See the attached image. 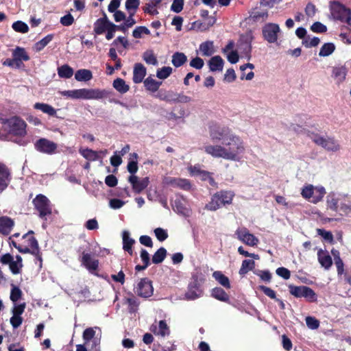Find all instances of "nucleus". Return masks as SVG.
<instances>
[{
	"instance_id": "obj_1",
	"label": "nucleus",
	"mask_w": 351,
	"mask_h": 351,
	"mask_svg": "<svg viewBox=\"0 0 351 351\" xmlns=\"http://www.w3.org/2000/svg\"><path fill=\"white\" fill-rule=\"evenodd\" d=\"M204 150L207 154L213 158L240 162L243 159L246 152V146L241 136L232 134L228 135L221 145H205Z\"/></svg>"
},
{
	"instance_id": "obj_2",
	"label": "nucleus",
	"mask_w": 351,
	"mask_h": 351,
	"mask_svg": "<svg viewBox=\"0 0 351 351\" xmlns=\"http://www.w3.org/2000/svg\"><path fill=\"white\" fill-rule=\"evenodd\" d=\"M326 206L328 209L339 212L341 215H347L351 212V202L343 194L329 193L326 197Z\"/></svg>"
},
{
	"instance_id": "obj_3",
	"label": "nucleus",
	"mask_w": 351,
	"mask_h": 351,
	"mask_svg": "<svg viewBox=\"0 0 351 351\" xmlns=\"http://www.w3.org/2000/svg\"><path fill=\"white\" fill-rule=\"evenodd\" d=\"M2 129L14 136H24L26 134V123L19 117H13L2 120Z\"/></svg>"
},
{
	"instance_id": "obj_4",
	"label": "nucleus",
	"mask_w": 351,
	"mask_h": 351,
	"mask_svg": "<svg viewBox=\"0 0 351 351\" xmlns=\"http://www.w3.org/2000/svg\"><path fill=\"white\" fill-rule=\"evenodd\" d=\"M326 193L325 188L321 185L314 186L308 184L304 185L301 190L302 197L313 204L321 202Z\"/></svg>"
},
{
	"instance_id": "obj_5",
	"label": "nucleus",
	"mask_w": 351,
	"mask_h": 351,
	"mask_svg": "<svg viewBox=\"0 0 351 351\" xmlns=\"http://www.w3.org/2000/svg\"><path fill=\"white\" fill-rule=\"evenodd\" d=\"M308 135L316 145L321 146L328 152H337L341 148L339 141L333 137L322 136L313 132L309 133Z\"/></svg>"
},
{
	"instance_id": "obj_6",
	"label": "nucleus",
	"mask_w": 351,
	"mask_h": 351,
	"mask_svg": "<svg viewBox=\"0 0 351 351\" xmlns=\"http://www.w3.org/2000/svg\"><path fill=\"white\" fill-rule=\"evenodd\" d=\"M108 96L106 90L99 88H80L75 89L74 99H101Z\"/></svg>"
},
{
	"instance_id": "obj_7",
	"label": "nucleus",
	"mask_w": 351,
	"mask_h": 351,
	"mask_svg": "<svg viewBox=\"0 0 351 351\" xmlns=\"http://www.w3.org/2000/svg\"><path fill=\"white\" fill-rule=\"evenodd\" d=\"M281 32L280 26L274 23H267L262 27V35L268 43H276Z\"/></svg>"
},
{
	"instance_id": "obj_8",
	"label": "nucleus",
	"mask_w": 351,
	"mask_h": 351,
	"mask_svg": "<svg viewBox=\"0 0 351 351\" xmlns=\"http://www.w3.org/2000/svg\"><path fill=\"white\" fill-rule=\"evenodd\" d=\"M235 237L246 245L256 247L259 243V239L245 227L239 228L234 232Z\"/></svg>"
},
{
	"instance_id": "obj_9",
	"label": "nucleus",
	"mask_w": 351,
	"mask_h": 351,
	"mask_svg": "<svg viewBox=\"0 0 351 351\" xmlns=\"http://www.w3.org/2000/svg\"><path fill=\"white\" fill-rule=\"evenodd\" d=\"M290 293L296 298H304L308 302H315L317 295L315 291L306 286H290Z\"/></svg>"
},
{
	"instance_id": "obj_10",
	"label": "nucleus",
	"mask_w": 351,
	"mask_h": 351,
	"mask_svg": "<svg viewBox=\"0 0 351 351\" xmlns=\"http://www.w3.org/2000/svg\"><path fill=\"white\" fill-rule=\"evenodd\" d=\"M0 262L3 265H8L13 274H18L23 267L22 258L17 255L15 258L10 254H5L0 258Z\"/></svg>"
},
{
	"instance_id": "obj_11",
	"label": "nucleus",
	"mask_w": 351,
	"mask_h": 351,
	"mask_svg": "<svg viewBox=\"0 0 351 351\" xmlns=\"http://www.w3.org/2000/svg\"><path fill=\"white\" fill-rule=\"evenodd\" d=\"M101 330L99 327H93L86 328L83 332V339L84 343L87 344L93 339V346L91 350H97V346L100 343Z\"/></svg>"
},
{
	"instance_id": "obj_12",
	"label": "nucleus",
	"mask_w": 351,
	"mask_h": 351,
	"mask_svg": "<svg viewBox=\"0 0 351 351\" xmlns=\"http://www.w3.org/2000/svg\"><path fill=\"white\" fill-rule=\"evenodd\" d=\"M34 204L39 212V215L40 217L44 218L45 216L51 213L50 202L45 195H37L34 199Z\"/></svg>"
},
{
	"instance_id": "obj_13",
	"label": "nucleus",
	"mask_w": 351,
	"mask_h": 351,
	"mask_svg": "<svg viewBox=\"0 0 351 351\" xmlns=\"http://www.w3.org/2000/svg\"><path fill=\"white\" fill-rule=\"evenodd\" d=\"M332 14L334 18L348 24L351 23V11L341 4L336 3L332 6Z\"/></svg>"
},
{
	"instance_id": "obj_14",
	"label": "nucleus",
	"mask_w": 351,
	"mask_h": 351,
	"mask_svg": "<svg viewBox=\"0 0 351 351\" xmlns=\"http://www.w3.org/2000/svg\"><path fill=\"white\" fill-rule=\"evenodd\" d=\"M26 304L25 302L21 304H14L12 308V316L10 319V324L14 328H19L23 323L21 315L25 311Z\"/></svg>"
},
{
	"instance_id": "obj_15",
	"label": "nucleus",
	"mask_w": 351,
	"mask_h": 351,
	"mask_svg": "<svg viewBox=\"0 0 351 351\" xmlns=\"http://www.w3.org/2000/svg\"><path fill=\"white\" fill-rule=\"evenodd\" d=\"M136 293L142 298H149L153 295L154 288L148 278H142L135 288Z\"/></svg>"
},
{
	"instance_id": "obj_16",
	"label": "nucleus",
	"mask_w": 351,
	"mask_h": 351,
	"mask_svg": "<svg viewBox=\"0 0 351 351\" xmlns=\"http://www.w3.org/2000/svg\"><path fill=\"white\" fill-rule=\"evenodd\" d=\"M204 294V291L200 285L195 281L189 284L188 289L184 295L183 298H180V300H195L201 298Z\"/></svg>"
},
{
	"instance_id": "obj_17",
	"label": "nucleus",
	"mask_w": 351,
	"mask_h": 351,
	"mask_svg": "<svg viewBox=\"0 0 351 351\" xmlns=\"http://www.w3.org/2000/svg\"><path fill=\"white\" fill-rule=\"evenodd\" d=\"M163 184L167 186L173 188H180L183 190H189L191 188V182L184 178H177L173 177H165L163 179Z\"/></svg>"
},
{
	"instance_id": "obj_18",
	"label": "nucleus",
	"mask_w": 351,
	"mask_h": 351,
	"mask_svg": "<svg viewBox=\"0 0 351 351\" xmlns=\"http://www.w3.org/2000/svg\"><path fill=\"white\" fill-rule=\"evenodd\" d=\"M128 182L131 184L134 192L140 193L147 187L149 183V179L148 177L140 178L135 175H131L128 178Z\"/></svg>"
},
{
	"instance_id": "obj_19",
	"label": "nucleus",
	"mask_w": 351,
	"mask_h": 351,
	"mask_svg": "<svg viewBox=\"0 0 351 351\" xmlns=\"http://www.w3.org/2000/svg\"><path fill=\"white\" fill-rule=\"evenodd\" d=\"M33 231H29L27 234L23 236V240L26 243L25 245L32 249L31 253L36 256L39 261H42V258L40 254L38 243L36 239L32 236Z\"/></svg>"
},
{
	"instance_id": "obj_20",
	"label": "nucleus",
	"mask_w": 351,
	"mask_h": 351,
	"mask_svg": "<svg viewBox=\"0 0 351 351\" xmlns=\"http://www.w3.org/2000/svg\"><path fill=\"white\" fill-rule=\"evenodd\" d=\"M253 40V36L251 32H247L241 36L237 44V49L241 53L247 56L251 51V43Z\"/></svg>"
},
{
	"instance_id": "obj_21",
	"label": "nucleus",
	"mask_w": 351,
	"mask_h": 351,
	"mask_svg": "<svg viewBox=\"0 0 351 351\" xmlns=\"http://www.w3.org/2000/svg\"><path fill=\"white\" fill-rule=\"evenodd\" d=\"M35 147L40 152L53 154L57 149V144L46 138H41L36 143Z\"/></svg>"
},
{
	"instance_id": "obj_22",
	"label": "nucleus",
	"mask_w": 351,
	"mask_h": 351,
	"mask_svg": "<svg viewBox=\"0 0 351 351\" xmlns=\"http://www.w3.org/2000/svg\"><path fill=\"white\" fill-rule=\"evenodd\" d=\"M209 134L213 141H221L222 143L228 135L232 134L233 133L228 128L213 125L210 127Z\"/></svg>"
},
{
	"instance_id": "obj_23",
	"label": "nucleus",
	"mask_w": 351,
	"mask_h": 351,
	"mask_svg": "<svg viewBox=\"0 0 351 351\" xmlns=\"http://www.w3.org/2000/svg\"><path fill=\"white\" fill-rule=\"evenodd\" d=\"M81 263L90 272L96 271L99 265L98 260L93 258L90 254L84 252L82 254Z\"/></svg>"
},
{
	"instance_id": "obj_24",
	"label": "nucleus",
	"mask_w": 351,
	"mask_h": 351,
	"mask_svg": "<svg viewBox=\"0 0 351 351\" xmlns=\"http://www.w3.org/2000/svg\"><path fill=\"white\" fill-rule=\"evenodd\" d=\"M11 181L10 172L8 167L0 163V193L3 192Z\"/></svg>"
},
{
	"instance_id": "obj_25",
	"label": "nucleus",
	"mask_w": 351,
	"mask_h": 351,
	"mask_svg": "<svg viewBox=\"0 0 351 351\" xmlns=\"http://www.w3.org/2000/svg\"><path fill=\"white\" fill-rule=\"evenodd\" d=\"M147 73L146 68L141 63L134 64L133 70V82L139 84L143 82Z\"/></svg>"
},
{
	"instance_id": "obj_26",
	"label": "nucleus",
	"mask_w": 351,
	"mask_h": 351,
	"mask_svg": "<svg viewBox=\"0 0 351 351\" xmlns=\"http://www.w3.org/2000/svg\"><path fill=\"white\" fill-rule=\"evenodd\" d=\"M14 226V221L7 216L0 217V233L3 235L9 234Z\"/></svg>"
},
{
	"instance_id": "obj_27",
	"label": "nucleus",
	"mask_w": 351,
	"mask_h": 351,
	"mask_svg": "<svg viewBox=\"0 0 351 351\" xmlns=\"http://www.w3.org/2000/svg\"><path fill=\"white\" fill-rule=\"evenodd\" d=\"M150 330L156 335L165 337L169 335V329L163 320L160 321L158 323H155L151 326Z\"/></svg>"
},
{
	"instance_id": "obj_28",
	"label": "nucleus",
	"mask_w": 351,
	"mask_h": 351,
	"mask_svg": "<svg viewBox=\"0 0 351 351\" xmlns=\"http://www.w3.org/2000/svg\"><path fill=\"white\" fill-rule=\"evenodd\" d=\"M317 259L322 267L328 269L332 264V258L327 251L322 249L317 252Z\"/></svg>"
},
{
	"instance_id": "obj_29",
	"label": "nucleus",
	"mask_w": 351,
	"mask_h": 351,
	"mask_svg": "<svg viewBox=\"0 0 351 351\" xmlns=\"http://www.w3.org/2000/svg\"><path fill=\"white\" fill-rule=\"evenodd\" d=\"M112 23L109 21L108 18L105 16L104 18H100L96 21L94 24V31L97 34H101L106 32L110 25Z\"/></svg>"
},
{
	"instance_id": "obj_30",
	"label": "nucleus",
	"mask_w": 351,
	"mask_h": 351,
	"mask_svg": "<svg viewBox=\"0 0 351 351\" xmlns=\"http://www.w3.org/2000/svg\"><path fill=\"white\" fill-rule=\"evenodd\" d=\"M162 0H148V2L145 4L143 10L145 12L152 15H158V8L160 7Z\"/></svg>"
},
{
	"instance_id": "obj_31",
	"label": "nucleus",
	"mask_w": 351,
	"mask_h": 351,
	"mask_svg": "<svg viewBox=\"0 0 351 351\" xmlns=\"http://www.w3.org/2000/svg\"><path fill=\"white\" fill-rule=\"evenodd\" d=\"M34 108L51 117L56 116L57 113V110L48 104L38 102L34 105Z\"/></svg>"
},
{
	"instance_id": "obj_32",
	"label": "nucleus",
	"mask_w": 351,
	"mask_h": 351,
	"mask_svg": "<svg viewBox=\"0 0 351 351\" xmlns=\"http://www.w3.org/2000/svg\"><path fill=\"white\" fill-rule=\"evenodd\" d=\"M224 61L219 56H215L211 58L208 62L210 70L211 71H221L223 68Z\"/></svg>"
},
{
	"instance_id": "obj_33",
	"label": "nucleus",
	"mask_w": 351,
	"mask_h": 351,
	"mask_svg": "<svg viewBox=\"0 0 351 351\" xmlns=\"http://www.w3.org/2000/svg\"><path fill=\"white\" fill-rule=\"evenodd\" d=\"M135 243L134 239L130 237V232L127 230L123 232V248L130 254H132V245Z\"/></svg>"
},
{
	"instance_id": "obj_34",
	"label": "nucleus",
	"mask_w": 351,
	"mask_h": 351,
	"mask_svg": "<svg viewBox=\"0 0 351 351\" xmlns=\"http://www.w3.org/2000/svg\"><path fill=\"white\" fill-rule=\"evenodd\" d=\"M213 277L216 281L218 282L221 286L226 289H230V282L229 278L226 276L221 271H215L213 273Z\"/></svg>"
},
{
	"instance_id": "obj_35",
	"label": "nucleus",
	"mask_w": 351,
	"mask_h": 351,
	"mask_svg": "<svg viewBox=\"0 0 351 351\" xmlns=\"http://www.w3.org/2000/svg\"><path fill=\"white\" fill-rule=\"evenodd\" d=\"M93 78L92 72L86 69L77 70L75 73V79L77 82H88Z\"/></svg>"
},
{
	"instance_id": "obj_36",
	"label": "nucleus",
	"mask_w": 351,
	"mask_h": 351,
	"mask_svg": "<svg viewBox=\"0 0 351 351\" xmlns=\"http://www.w3.org/2000/svg\"><path fill=\"white\" fill-rule=\"evenodd\" d=\"M113 88L121 94H124L130 90V86L122 78H117L113 81Z\"/></svg>"
},
{
	"instance_id": "obj_37",
	"label": "nucleus",
	"mask_w": 351,
	"mask_h": 351,
	"mask_svg": "<svg viewBox=\"0 0 351 351\" xmlns=\"http://www.w3.org/2000/svg\"><path fill=\"white\" fill-rule=\"evenodd\" d=\"M12 56L15 61H27L29 56L25 49L23 47H17L12 51Z\"/></svg>"
},
{
	"instance_id": "obj_38",
	"label": "nucleus",
	"mask_w": 351,
	"mask_h": 351,
	"mask_svg": "<svg viewBox=\"0 0 351 351\" xmlns=\"http://www.w3.org/2000/svg\"><path fill=\"white\" fill-rule=\"evenodd\" d=\"M199 51L202 56H210L215 53L214 44L213 41H206L199 45Z\"/></svg>"
},
{
	"instance_id": "obj_39",
	"label": "nucleus",
	"mask_w": 351,
	"mask_h": 351,
	"mask_svg": "<svg viewBox=\"0 0 351 351\" xmlns=\"http://www.w3.org/2000/svg\"><path fill=\"white\" fill-rule=\"evenodd\" d=\"M223 205L224 204L222 203L221 199L218 193H216L212 197L211 201L206 205L205 208L208 210L215 211Z\"/></svg>"
},
{
	"instance_id": "obj_40",
	"label": "nucleus",
	"mask_w": 351,
	"mask_h": 351,
	"mask_svg": "<svg viewBox=\"0 0 351 351\" xmlns=\"http://www.w3.org/2000/svg\"><path fill=\"white\" fill-rule=\"evenodd\" d=\"M211 296L221 302H227L229 301L228 295L220 287L213 288L211 291Z\"/></svg>"
},
{
	"instance_id": "obj_41",
	"label": "nucleus",
	"mask_w": 351,
	"mask_h": 351,
	"mask_svg": "<svg viewBox=\"0 0 351 351\" xmlns=\"http://www.w3.org/2000/svg\"><path fill=\"white\" fill-rule=\"evenodd\" d=\"M80 154L90 161H95L99 158V154L97 152L90 149H80Z\"/></svg>"
},
{
	"instance_id": "obj_42",
	"label": "nucleus",
	"mask_w": 351,
	"mask_h": 351,
	"mask_svg": "<svg viewBox=\"0 0 351 351\" xmlns=\"http://www.w3.org/2000/svg\"><path fill=\"white\" fill-rule=\"evenodd\" d=\"M73 69L68 64H64L58 68V74L62 78L69 79L73 75Z\"/></svg>"
},
{
	"instance_id": "obj_43",
	"label": "nucleus",
	"mask_w": 351,
	"mask_h": 351,
	"mask_svg": "<svg viewBox=\"0 0 351 351\" xmlns=\"http://www.w3.org/2000/svg\"><path fill=\"white\" fill-rule=\"evenodd\" d=\"M187 60V57L184 53L176 52L172 56L171 62L176 67H180L183 65Z\"/></svg>"
},
{
	"instance_id": "obj_44",
	"label": "nucleus",
	"mask_w": 351,
	"mask_h": 351,
	"mask_svg": "<svg viewBox=\"0 0 351 351\" xmlns=\"http://www.w3.org/2000/svg\"><path fill=\"white\" fill-rule=\"evenodd\" d=\"M137 158L138 155L136 153H133L130 154V161L128 164L127 169L128 171L132 174L134 175L138 171V165H137Z\"/></svg>"
},
{
	"instance_id": "obj_45",
	"label": "nucleus",
	"mask_w": 351,
	"mask_h": 351,
	"mask_svg": "<svg viewBox=\"0 0 351 351\" xmlns=\"http://www.w3.org/2000/svg\"><path fill=\"white\" fill-rule=\"evenodd\" d=\"M216 22V19L215 17L209 16L207 17L206 22L205 24L199 23L197 21L193 23V27L195 28H197L200 31H205L208 29L210 27L213 26Z\"/></svg>"
},
{
	"instance_id": "obj_46",
	"label": "nucleus",
	"mask_w": 351,
	"mask_h": 351,
	"mask_svg": "<svg viewBox=\"0 0 351 351\" xmlns=\"http://www.w3.org/2000/svg\"><path fill=\"white\" fill-rule=\"evenodd\" d=\"M335 49V46L332 43H327L324 44L319 52V56L321 57H326L331 55Z\"/></svg>"
},
{
	"instance_id": "obj_47",
	"label": "nucleus",
	"mask_w": 351,
	"mask_h": 351,
	"mask_svg": "<svg viewBox=\"0 0 351 351\" xmlns=\"http://www.w3.org/2000/svg\"><path fill=\"white\" fill-rule=\"evenodd\" d=\"M162 82H158L154 79L149 77L144 81L145 88L152 92H156L161 85Z\"/></svg>"
},
{
	"instance_id": "obj_48",
	"label": "nucleus",
	"mask_w": 351,
	"mask_h": 351,
	"mask_svg": "<svg viewBox=\"0 0 351 351\" xmlns=\"http://www.w3.org/2000/svg\"><path fill=\"white\" fill-rule=\"evenodd\" d=\"M53 38V34H48L35 44L34 49L36 51H40L52 40Z\"/></svg>"
},
{
	"instance_id": "obj_49",
	"label": "nucleus",
	"mask_w": 351,
	"mask_h": 351,
	"mask_svg": "<svg viewBox=\"0 0 351 351\" xmlns=\"http://www.w3.org/2000/svg\"><path fill=\"white\" fill-rule=\"evenodd\" d=\"M140 5V0H126L125 9L131 15H134Z\"/></svg>"
},
{
	"instance_id": "obj_50",
	"label": "nucleus",
	"mask_w": 351,
	"mask_h": 351,
	"mask_svg": "<svg viewBox=\"0 0 351 351\" xmlns=\"http://www.w3.org/2000/svg\"><path fill=\"white\" fill-rule=\"evenodd\" d=\"M255 265V263L252 260H244L242 262L241 267L239 269V274L243 275L252 270Z\"/></svg>"
},
{
	"instance_id": "obj_51",
	"label": "nucleus",
	"mask_w": 351,
	"mask_h": 351,
	"mask_svg": "<svg viewBox=\"0 0 351 351\" xmlns=\"http://www.w3.org/2000/svg\"><path fill=\"white\" fill-rule=\"evenodd\" d=\"M167 250L164 247L158 250L152 257V262L155 264L160 263L166 256Z\"/></svg>"
},
{
	"instance_id": "obj_52",
	"label": "nucleus",
	"mask_w": 351,
	"mask_h": 351,
	"mask_svg": "<svg viewBox=\"0 0 351 351\" xmlns=\"http://www.w3.org/2000/svg\"><path fill=\"white\" fill-rule=\"evenodd\" d=\"M173 71V69L171 66H163L159 69L156 72V77L160 80L167 79Z\"/></svg>"
},
{
	"instance_id": "obj_53",
	"label": "nucleus",
	"mask_w": 351,
	"mask_h": 351,
	"mask_svg": "<svg viewBox=\"0 0 351 351\" xmlns=\"http://www.w3.org/2000/svg\"><path fill=\"white\" fill-rule=\"evenodd\" d=\"M158 97L161 100L175 103L176 99V93L172 91H165L164 93L160 92L158 93Z\"/></svg>"
},
{
	"instance_id": "obj_54",
	"label": "nucleus",
	"mask_w": 351,
	"mask_h": 351,
	"mask_svg": "<svg viewBox=\"0 0 351 351\" xmlns=\"http://www.w3.org/2000/svg\"><path fill=\"white\" fill-rule=\"evenodd\" d=\"M143 60L147 64L156 65L158 60L152 51H147L143 53Z\"/></svg>"
},
{
	"instance_id": "obj_55",
	"label": "nucleus",
	"mask_w": 351,
	"mask_h": 351,
	"mask_svg": "<svg viewBox=\"0 0 351 351\" xmlns=\"http://www.w3.org/2000/svg\"><path fill=\"white\" fill-rule=\"evenodd\" d=\"M219 197L221 199L222 203L224 205L230 204L232 202L234 197V193L232 191H221L217 193Z\"/></svg>"
},
{
	"instance_id": "obj_56",
	"label": "nucleus",
	"mask_w": 351,
	"mask_h": 351,
	"mask_svg": "<svg viewBox=\"0 0 351 351\" xmlns=\"http://www.w3.org/2000/svg\"><path fill=\"white\" fill-rule=\"evenodd\" d=\"M332 74L338 81L341 82L346 78V68L343 66L335 67L333 69Z\"/></svg>"
},
{
	"instance_id": "obj_57",
	"label": "nucleus",
	"mask_w": 351,
	"mask_h": 351,
	"mask_svg": "<svg viewBox=\"0 0 351 351\" xmlns=\"http://www.w3.org/2000/svg\"><path fill=\"white\" fill-rule=\"evenodd\" d=\"M12 27L14 31L20 33H27L29 30L28 25L21 21L14 22Z\"/></svg>"
},
{
	"instance_id": "obj_58",
	"label": "nucleus",
	"mask_w": 351,
	"mask_h": 351,
	"mask_svg": "<svg viewBox=\"0 0 351 351\" xmlns=\"http://www.w3.org/2000/svg\"><path fill=\"white\" fill-rule=\"evenodd\" d=\"M21 290L19 287L12 285L10 293V300L13 302L14 304H17L16 302L21 298Z\"/></svg>"
},
{
	"instance_id": "obj_59",
	"label": "nucleus",
	"mask_w": 351,
	"mask_h": 351,
	"mask_svg": "<svg viewBox=\"0 0 351 351\" xmlns=\"http://www.w3.org/2000/svg\"><path fill=\"white\" fill-rule=\"evenodd\" d=\"M320 40L317 37L311 38L310 36L306 37L302 41V44L307 48L316 47L319 45Z\"/></svg>"
},
{
	"instance_id": "obj_60",
	"label": "nucleus",
	"mask_w": 351,
	"mask_h": 351,
	"mask_svg": "<svg viewBox=\"0 0 351 351\" xmlns=\"http://www.w3.org/2000/svg\"><path fill=\"white\" fill-rule=\"evenodd\" d=\"M305 321L309 329L315 330L319 326V321L314 317L308 316L306 317Z\"/></svg>"
},
{
	"instance_id": "obj_61",
	"label": "nucleus",
	"mask_w": 351,
	"mask_h": 351,
	"mask_svg": "<svg viewBox=\"0 0 351 351\" xmlns=\"http://www.w3.org/2000/svg\"><path fill=\"white\" fill-rule=\"evenodd\" d=\"M198 178L204 181H208L209 184L211 186H215L216 182H215L213 178L212 177V174L206 171L203 170V171L200 173Z\"/></svg>"
},
{
	"instance_id": "obj_62",
	"label": "nucleus",
	"mask_w": 351,
	"mask_h": 351,
	"mask_svg": "<svg viewBox=\"0 0 351 351\" xmlns=\"http://www.w3.org/2000/svg\"><path fill=\"white\" fill-rule=\"evenodd\" d=\"M184 7V0H173L171 5V10L175 13H180Z\"/></svg>"
},
{
	"instance_id": "obj_63",
	"label": "nucleus",
	"mask_w": 351,
	"mask_h": 351,
	"mask_svg": "<svg viewBox=\"0 0 351 351\" xmlns=\"http://www.w3.org/2000/svg\"><path fill=\"white\" fill-rule=\"evenodd\" d=\"M149 30L145 27H138L134 29L132 35L136 38H139L143 34H149Z\"/></svg>"
},
{
	"instance_id": "obj_64",
	"label": "nucleus",
	"mask_w": 351,
	"mask_h": 351,
	"mask_svg": "<svg viewBox=\"0 0 351 351\" xmlns=\"http://www.w3.org/2000/svg\"><path fill=\"white\" fill-rule=\"evenodd\" d=\"M154 234L156 238L160 241H165L168 237V234L166 230L161 228H157L154 230Z\"/></svg>"
}]
</instances>
